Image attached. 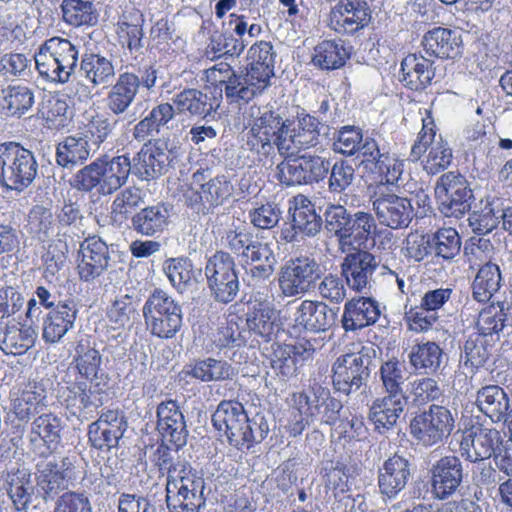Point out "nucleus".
<instances>
[{
  "mask_svg": "<svg viewBox=\"0 0 512 512\" xmlns=\"http://www.w3.org/2000/svg\"><path fill=\"white\" fill-rule=\"evenodd\" d=\"M404 161L387 153L374 165V173L380 182L379 186L402 184Z\"/></svg>",
  "mask_w": 512,
  "mask_h": 512,
  "instance_id": "62",
  "label": "nucleus"
},
{
  "mask_svg": "<svg viewBox=\"0 0 512 512\" xmlns=\"http://www.w3.org/2000/svg\"><path fill=\"white\" fill-rule=\"evenodd\" d=\"M354 250V252H346L341 264V274L350 289L361 293L371 289L373 274L379 262L372 253L366 250Z\"/></svg>",
  "mask_w": 512,
  "mask_h": 512,
  "instance_id": "17",
  "label": "nucleus"
},
{
  "mask_svg": "<svg viewBox=\"0 0 512 512\" xmlns=\"http://www.w3.org/2000/svg\"><path fill=\"white\" fill-rule=\"evenodd\" d=\"M292 320L295 327L310 332H325L335 325L337 310L322 301L305 299L295 308Z\"/></svg>",
  "mask_w": 512,
  "mask_h": 512,
  "instance_id": "23",
  "label": "nucleus"
},
{
  "mask_svg": "<svg viewBox=\"0 0 512 512\" xmlns=\"http://www.w3.org/2000/svg\"><path fill=\"white\" fill-rule=\"evenodd\" d=\"M139 91V77L130 72L120 74L106 96V107L115 116L124 115Z\"/></svg>",
  "mask_w": 512,
  "mask_h": 512,
  "instance_id": "35",
  "label": "nucleus"
},
{
  "mask_svg": "<svg viewBox=\"0 0 512 512\" xmlns=\"http://www.w3.org/2000/svg\"><path fill=\"white\" fill-rule=\"evenodd\" d=\"M373 211L380 222L391 229H402L409 226L414 217L411 201L386 191L384 186H377L370 196Z\"/></svg>",
  "mask_w": 512,
  "mask_h": 512,
  "instance_id": "15",
  "label": "nucleus"
},
{
  "mask_svg": "<svg viewBox=\"0 0 512 512\" xmlns=\"http://www.w3.org/2000/svg\"><path fill=\"white\" fill-rule=\"evenodd\" d=\"M501 271L497 264L487 262L479 269L472 283V297L480 302H488L501 286Z\"/></svg>",
  "mask_w": 512,
  "mask_h": 512,
  "instance_id": "50",
  "label": "nucleus"
},
{
  "mask_svg": "<svg viewBox=\"0 0 512 512\" xmlns=\"http://www.w3.org/2000/svg\"><path fill=\"white\" fill-rule=\"evenodd\" d=\"M205 276L211 295L217 302L230 303L239 292V277L234 258L225 251H216L205 265Z\"/></svg>",
  "mask_w": 512,
  "mask_h": 512,
  "instance_id": "10",
  "label": "nucleus"
},
{
  "mask_svg": "<svg viewBox=\"0 0 512 512\" xmlns=\"http://www.w3.org/2000/svg\"><path fill=\"white\" fill-rule=\"evenodd\" d=\"M172 102L178 114L206 119L217 112L220 98L196 88H186L174 95Z\"/></svg>",
  "mask_w": 512,
  "mask_h": 512,
  "instance_id": "30",
  "label": "nucleus"
},
{
  "mask_svg": "<svg viewBox=\"0 0 512 512\" xmlns=\"http://www.w3.org/2000/svg\"><path fill=\"white\" fill-rule=\"evenodd\" d=\"M425 52L438 58H456L461 54L460 35L453 30L437 27L426 32L422 39Z\"/></svg>",
  "mask_w": 512,
  "mask_h": 512,
  "instance_id": "39",
  "label": "nucleus"
},
{
  "mask_svg": "<svg viewBox=\"0 0 512 512\" xmlns=\"http://www.w3.org/2000/svg\"><path fill=\"white\" fill-rule=\"evenodd\" d=\"M292 404L301 415V420L292 428L294 434L301 433L306 425L315 421L328 425L335 424L342 409V403L331 397L330 390L317 382H313L301 392L293 393Z\"/></svg>",
  "mask_w": 512,
  "mask_h": 512,
  "instance_id": "3",
  "label": "nucleus"
},
{
  "mask_svg": "<svg viewBox=\"0 0 512 512\" xmlns=\"http://www.w3.org/2000/svg\"><path fill=\"white\" fill-rule=\"evenodd\" d=\"M143 15L139 11H133L124 14L118 22L117 34L121 43L126 46L131 53L139 52L143 47Z\"/></svg>",
  "mask_w": 512,
  "mask_h": 512,
  "instance_id": "54",
  "label": "nucleus"
},
{
  "mask_svg": "<svg viewBox=\"0 0 512 512\" xmlns=\"http://www.w3.org/2000/svg\"><path fill=\"white\" fill-rule=\"evenodd\" d=\"M444 356V351L439 344L434 341H422L411 347L408 360L416 373L431 375L441 369Z\"/></svg>",
  "mask_w": 512,
  "mask_h": 512,
  "instance_id": "42",
  "label": "nucleus"
},
{
  "mask_svg": "<svg viewBox=\"0 0 512 512\" xmlns=\"http://www.w3.org/2000/svg\"><path fill=\"white\" fill-rule=\"evenodd\" d=\"M323 274L318 261L302 255L286 261L278 274V286L283 297H302L316 287Z\"/></svg>",
  "mask_w": 512,
  "mask_h": 512,
  "instance_id": "8",
  "label": "nucleus"
},
{
  "mask_svg": "<svg viewBox=\"0 0 512 512\" xmlns=\"http://www.w3.org/2000/svg\"><path fill=\"white\" fill-rule=\"evenodd\" d=\"M405 373V365L398 359L392 358L383 362L379 369V376L384 392L406 394L403 390Z\"/></svg>",
  "mask_w": 512,
  "mask_h": 512,
  "instance_id": "59",
  "label": "nucleus"
},
{
  "mask_svg": "<svg viewBox=\"0 0 512 512\" xmlns=\"http://www.w3.org/2000/svg\"><path fill=\"white\" fill-rule=\"evenodd\" d=\"M411 475L408 459L393 455L379 469L378 486L380 493L388 498H395L407 485Z\"/></svg>",
  "mask_w": 512,
  "mask_h": 512,
  "instance_id": "33",
  "label": "nucleus"
},
{
  "mask_svg": "<svg viewBox=\"0 0 512 512\" xmlns=\"http://www.w3.org/2000/svg\"><path fill=\"white\" fill-rule=\"evenodd\" d=\"M258 110L247 134V145L258 154L269 155L274 151V146L279 150V142L287 139L290 121L277 110L268 107Z\"/></svg>",
  "mask_w": 512,
  "mask_h": 512,
  "instance_id": "9",
  "label": "nucleus"
},
{
  "mask_svg": "<svg viewBox=\"0 0 512 512\" xmlns=\"http://www.w3.org/2000/svg\"><path fill=\"white\" fill-rule=\"evenodd\" d=\"M90 157V145L82 136H67L58 143L56 162L63 168L73 169Z\"/></svg>",
  "mask_w": 512,
  "mask_h": 512,
  "instance_id": "48",
  "label": "nucleus"
},
{
  "mask_svg": "<svg viewBox=\"0 0 512 512\" xmlns=\"http://www.w3.org/2000/svg\"><path fill=\"white\" fill-rule=\"evenodd\" d=\"M502 443L499 430L480 426L464 433L460 442V453L470 462H480L494 456Z\"/></svg>",
  "mask_w": 512,
  "mask_h": 512,
  "instance_id": "21",
  "label": "nucleus"
},
{
  "mask_svg": "<svg viewBox=\"0 0 512 512\" xmlns=\"http://www.w3.org/2000/svg\"><path fill=\"white\" fill-rule=\"evenodd\" d=\"M377 229L374 217L364 211L351 213L349 223L339 241V249L345 253L355 249L354 245L361 246L372 238Z\"/></svg>",
  "mask_w": 512,
  "mask_h": 512,
  "instance_id": "41",
  "label": "nucleus"
},
{
  "mask_svg": "<svg viewBox=\"0 0 512 512\" xmlns=\"http://www.w3.org/2000/svg\"><path fill=\"white\" fill-rule=\"evenodd\" d=\"M35 101L33 90L26 85H9L0 92V112L7 117H21Z\"/></svg>",
  "mask_w": 512,
  "mask_h": 512,
  "instance_id": "44",
  "label": "nucleus"
},
{
  "mask_svg": "<svg viewBox=\"0 0 512 512\" xmlns=\"http://www.w3.org/2000/svg\"><path fill=\"white\" fill-rule=\"evenodd\" d=\"M79 71L93 87L109 84L115 76L112 61L95 53H86L81 57Z\"/></svg>",
  "mask_w": 512,
  "mask_h": 512,
  "instance_id": "45",
  "label": "nucleus"
},
{
  "mask_svg": "<svg viewBox=\"0 0 512 512\" xmlns=\"http://www.w3.org/2000/svg\"><path fill=\"white\" fill-rule=\"evenodd\" d=\"M61 11L64 22L74 27L93 25L97 21L95 9L90 1L63 0Z\"/></svg>",
  "mask_w": 512,
  "mask_h": 512,
  "instance_id": "57",
  "label": "nucleus"
},
{
  "mask_svg": "<svg viewBox=\"0 0 512 512\" xmlns=\"http://www.w3.org/2000/svg\"><path fill=\"white\" fill-rule=\"evenodd\" d=\"M434 190L438 208L446 217L459 218L470 210L473 193L460 173L450 171L442 174Z\"/></svg>",
  "mask_w": 512,
  "mask_h": 512,
  "instance_id": "12",
  "label": "nucleus"
},
{
  "mask_svg": "<svg viewBox=\"0 0 512 512\" xmlns=\"http://www.w3.org/2000/svg\"><path fill=\"white\" fill-rule=\"evenodd\" d=\"M248 55L251 63L246 75L256 97L271 86L275 63L273 46L270 42L260 41L251 46Z\"/></svg>",
  "mask_w": 512,
  "mask_h": 512,
  "instance_id": "19",
  "label": "nucleus"
},
{
  "mask_svg": "<svg viewBox=\"0 0 512 512\" xmlns=\"http://www.w3.org/2000/svg\"><path fill=\"white\" fill-rule=\"evenodd\" d=\"M36 332L19 324L8 325L0 334V349L6 354L22 355L34 345Z\"/></svg>",
  "mask_w": 512,
  "mask_h": 512,
  "instance_id": "52",
  "label": "nucleus"
},
{
  "mask_svg": "<svg viewBox=\"0 0 512 512\" xmlns=\"http://www.w3.org/2000/svg\"><path fill=\"white\" fill-rule=\"evenodd\" d=\"M171 160V151L164 141H149L133 158L132 171L141 180L149 181L164 174Z\"/></svg>",
  "mask_w": 512,
  "mask_h": 512,
  "instance_id": "18",
  "label": "nucleus"
},
{
  "mask_svg": "<svg viewBox=\"0 0 512 512\" xmlns=\"http://www.w3.org/2000/svg\"><path fill=\"white\" fill-rule=\"evenodd\" d=\"M370 18L366 2L340 0L330 11L329 26L339 34H354L363 29Z\"/></svg>",
  "mask_w": 512,
  "mask_h": 512,
  "instance_id": "22",
  "label": "nucleus"
},
{
  "mask_svg": "<svg viewBox=\"0 0 512 512\" xmlns=\"http://www.w3.org/2000/svg\"><path fill=\"white\" fill-rule=\"evenodd\" d=\"M374 357L375 350L369 347H362L357 352L340 355L332 366L334 388L349 395L365 386L370 376V365Z\"/></svg>",
  "mask_w": 512,
  "mask_h": 512,
  "instance_id": "7",
  "label": "nucleus"
},
{
  "mask_svg": "<svg viewBox=\"0 0 512 512\" xmlns=\"http://www.w3.org/2000/svg\"><path fill=\"white\" fill-rule=\"evenodd\" d=\"M74 360L79 373L86 379L92 380L97 376L101 355L87 340H80L75 348Z\"/></svg>",
  "mask_w": 512,
  "mask_h": 512,
  "instance_id": "60",
  "label": "nucleus"
},
{
  "mask_svg": "<svg viewBox=\"0 0 512 512\" xmlns=\"http://www.w3.org/2000/svg\"><path fill=\"white\" fill-rule=\"evenodd\" d=\"M109 321L115 328H131L138 317L137 304L131 296L116 299L108 310Z\"/></svg>",
  "mask_w": 512,
  "mask_h": 512,
  "instance_id": "64",
  "label": "nucleus"
},
{
  "mask_svg": "<svg viewBox=\"0 0 512 512\" xmlns=\"http://www.w3.org/2000/svg\"><path fill=\"white\" fill-rule=\"evenodd\" d=\"M328 179V189L333 194H344L341 198L345 205H348V194L346 191L350 190L356 181V171L354 166L347 160H338L333 165L330 164Z\"/></svg>",
  "mask_w": 512,
  "mask_h": 512,
  "instance_id": "56",
  "label": "nucleus"
},
{
  "mask_svg": "<svg viewBox=\"0 0 512 512\" xmlns=\"http://www.w3.org/2000/svg\"><path fill=\"white\" fill-rule=\"evenodd\" d=\"M46 391L36 383L11 394V411L20 421L28 422L46 406Z\"/></svg>",
  "mask_w": 512,
  "mask_h": 512,
  "instance_id": "40",
  "label": "nucleus"
},
{
  "mask_svg": "<svg viewBox=\"0 0 512 512\" xmlns=\"http://www.w3.org/2000/svg\"><path fill=\"white\" fill-rule=\"evenodd\" d=\"M349 55L343 41L324 40L314 47L312 63L322 70H335L346 63Z\"/></svg>",
  "mask_w": 512,
  "mask_h": 512,
  "instance_id": "49",
  "label": "nucleus"
},
{
  "mask_svg": "<svg viewBox=\"0 0 512 512\" xmlns=\"http://www.w3.org/2000/svg\"><path fill=\"white\" fill-rule=\"evenodd\" d=\"M435 125L432 120H423V126L419 133L418 140L411 148L410 156L417 161L427 151L428 155L423 161V169L430 175L438 174L445 170L452 161L453 154L448 143L439 139L436 140Z\"/></svg>",
  "mask_w": 512,
  "mask_h": 512,
  "instance_id": "13",
  "label": "nucleus"
},
{
  "mask_svg": "<svg viewBox=\"0 0 512 512\" xmlns=\"http://www.w3.org/2000/svg\"><path fill=\"white\" fill-rule=\"evenodd\" d=\"M408 405L406 394L385 393L375 398L369 407L368 419L376 431L385 433L397 425Z\"/></svg>",
  "mask_w": 512,
  "mask_h": 512,
  "instance_id": "24",
  "label": "nucleus"
},
{
  "mask_svg": "<svg viewBox=\"0 0 512 512\" xmlns=\"http://www.w3.org/2000/svg\"><path fill=\"white\" fill-rule=\"evenodd\" d=\"M77 305L73 299L58 301L43 319L42 337L47 343H57L74 327Z\"/></svg>",
  "mask_w": 512,
  "mask_h": 512,
  "instance_id": "31",
  "label": "nucleus"
},
{
  "mask_svg": "<svg viewBox=\"0 0 512 512\" xmlns=\"http://www.w3.org/2000/svg\"><path fill=\"white\" fill-rule=\"evenodd\" d=\"M182 373L201 382L232 381L238 374L230 363L213 357L198 359L186 365Z\"/></svg>",
  "mask_w": 512,
  "mask_h": 512,
  "instance_id": "37",
  "label": "nucleus"
},
{
  "mask_svg": "<svg viewBox=\"0 0 512 512\" xmlns=\"http://www.w3.org/2000/svg\"><path fill=\"white\" fill-rule=\"evenodd\" d=\"M5 482L8 495L19 511L26 509L35 500L41 499V494L37 492L34 473L32 474L26 468L7 473Z\"/></svg>",
  "mask_w": 512,
  "mask_h": 512,
  "instance_id": "36",
  "label": "nucleus"
},
{
  "mask_svg": "<svg viewBox=\"0 0 512 512\" xmlns=\"http://www.w3.org/2000/svg\"><path fill=\"white\" fill-rule=\"evenodd\" d=\"M247 420L243 405L237 401H222L212 415L213 426L237 449L240 447Z\"/></svg>",
  "mask_w": 512,
  "mask_h": 512,
  "instance_id": "26",
  "label": "nucleus"
},
{
  "mask_svg": "<svg viewBox=\"0 0 512 512\" xmlns=\"http://www.w3.org/2000/svg\"><path fill=\"white\" fill-rule=\"evenodd\" d=\"M35 67L47 82L64 85L75 75L79 48L69 39L54 36L46 39L34 54Z\"/></svg>",
  "mask_w": 512,
  "mask_h": 512,
  "instance_id": "2",
  "label": "nucleus"
},
{
  "mask_svg": "<svg viewBox=\"0 0 512 512\" xmlns=\"http://www.w3.org/2000/svg\"><path fill=\"white\" fill-rule=\"evenodd\" d=\"M454 424V416L447 407L433 404L411 419L409 429L418 444L432 447L449 437Z\"/></svg>",
  "mask_w": 512,
  "mask_h": 512,
  "instance_id": "11",
  "label": "nucleus"
},
{
  "mask_svg": "<svg viewBox=\"0 0 512 512\" xmlns=\"http://www.w3.org/2000/svg\"><path fill=\"white\" fill-rule=\"evenodd\" d=\"M503 201L488 195L479 203V207L469 216V225L477 234H487L495 229L503 218Z\"/></svg>",
  "mask_w": 512,
  "mask_h": 512,
  "instance_id": "43",
  "label": "nucleus"
},
{
  "mask_svg": "<svg viewBox=\"0 0 512 512\" xmlns=\"http://www.w3.org/2000/svg\"><path fill=\"white\" fill-rule=\"evenodd\" d=\"M38 172L34 154L17 142L0 144V185L21 192L32 184Z\"/></svg>",
  "mask_w": 512,
  "mask_h": 512,
  "instance_id": "5",
  "label": "nucleus"
},
{
  "mask_svg": "<svg viewBox=\"0 0 512 512\" xmlns=\"http://www.w3.org/2000/svg\"><path fill=\"white\" fill-rule=\"evenodd\" d=\"M71 393L73 396H68L66 399L67 408L79 418H91L93 412L103 404L102 393L92 385L89 388L86 385L84 387L78 385Z\"/></svg>",
  "mask_w": 512,
  "mask_h": 512,
  "instance_id": "51",
  "label": "nucleus"
},
{
  "mask_svg": "<svg viewBox=\"0 0 512 512\" xmlns=\"http://www.w3.org/2000/svg\"><path fill=\"white\" fill-rule=\"evenodd\" d=\"M289 212L292 216L294 230H298L307 236H314L320 231L321 217L316 214L314 205L306 196L298 195L294 197Z\"/></svg>",
  "mask_w": 512,
  "mask_h": 512,
  "instance_id": "46",
  "label": "nucleus"
},
{
  "mask_svg": "<svg viewBox=\"0 0 512 512\" xmlns=\"http://www.w3.org/2000/svg\"><path fill=\"white\" fill-rule=\"evenodd\" d=\"M35 464L34 480L37 492L44 502L54 500L68 488L71 479V463L68 458L46 454Z\"/></svg>",
  "mask_w": 512,
  "mask_h": 512,
  "instance_id": "14",
  "label": "nucleus"
},
{
  "mask_svg": "<svg viewBox=\"0 0 512 512\" xmlns=\"http://www.w3.org/2000/svg\"><path fill=\"white\" fill-rule=\"evenodd\" d=\"M205 480L189 463L172 472L166 481V504L169 512H200L205 507Z\"/></svg>",
  "mask_w": 512,
  "mask_h": 512,
  "instance_id": "4",
  "label": "nucleus"
},
{
  "mask_svg": "<svg viewBox=\"0 0 512 512\" xmlns=\"http://www.w3.org/2000/svg\"><path fill=\"white\" fill-rule=\"evenodd\" d=\"M143 202L138 188L127 187L118 193L111 204L110 218L115 224L121 225L131 215L133 210Z\"/></svg>",
  "mask_w": 512,
  "mask_h": 512,
  "instance_id": "58",
  "label": "nucleus"
},
{
  "mask_svg": "<svg viewBox=\"0 0 512 512\" xmlns=\"http://www.w3.org/2000/svg\"><path fill=\"white\" fill-rule=\"evenodd\" d=\"M298 353L293 344H273L271 354L272 368L283 377L294 375L300 360Z\"/></svg>",
  "mask_w": 512,
  "mask_h": 512,
  "instance_id": "61",
  "label": "nucleus"
},
{
  "mask_svg": "<svg viewBox=\"0 0 512 512\" xmlns=\"http://www.w3.org/2000/svg\"><path fill=\"white\" fill-rule=\"evenodd\" d=\"M131 171L127 155H104L81 168L74 175L72 186L80 191L95 189L100 195H111L127 183Z\"/></svg>",
  "mask_w": 512,
  "mask_h": 512,
  "instance_id": "1",
  "label": "nucleus"
},
{
  "mask_svg": "<svg viewBox=\"0 0 512 512\" xmlns=\"http://www.w3.org/2000/svg\"><path fill=\"white\" fill-rule=\"evenodd\" d=\"M61 419L53 413H43L36 417L30 426L29 442L34 454H51L61 440Z\"/></svg>",
  "mask_w": 512,
  "mask_h": 512,
  "instance_id": "28",
  "label": "nucleus"
},
{
  "mask_svg": "<svg viewBox=\"0 0 512 512\" xmlns=\"http://www.w3.org/2000/svg\"><path fill=\"white\" fill-rule=\"evenodd\" d=\"M169 210L164 205H153L141 209L132 216L133 229L145 236H155L168 226Z\"/></svg>",
  "mask_w": 512,
  "mask_h": 512,
  "instance_id": "47",
  "label": "nucleus"
},
{
  "mask_svg": "<svg viewBox=\"0 0 512 512\" xmlns=\"http://www.w3.org/2000/svg\"><path fill=\"white\" fill-rule=\"evenodd\" d=\"M401 72L400 81L415 91L425 89L435 76L433 61L417 54H409L402 60Z\"/></svg>",
  "mask_w": 512,
  "mask_h": 512,
  "instance_id": "38",
  "label": "nucleus"
},
{
  "mask_svg": "<svg viewBox=\"0 0 512 512\" xmlns=\"http://www.w3.org/2000/svg\"><path fill=\"white\" fill-rule=\"evenodd\" d=\"M381 315L379 303L370 297H357L347 301L341 318L346 332L361 330L377 322Z\"/></svg>",
  "mask_w": 512,
  "mask_h": 512,
  "instance_id": "32",
  "label": "nucleus"
},
{
  "mask_svg": "<svg viewBox=\"0 0 512 512\" xmlns=\"http://www.w3.org/2000/svg\"><path fill=\"white\" fill-rule=\"evenodd\" d=\"M163 270L171 284L178 290L197 282L198 276L201 275V269H195L191 260L183 257L166 260Z\"/></svg>",
  "mask_w": 512,
  "mask_h": 512,
  "instance_id": "55",
  "label": "nucleus"
},
{
  "mask_svg": "<svg viewBox=\"0 0 512 512\" xmlns=\"http://www.w3.org/2000/svg\"><path fill=\"white\" fill-rule=\"evenodd\" d=\"M108 245L99 237L85 239L79 249L78 274L81 280L91 282L99 277L109 266Z\"/></svg>",
  "mask_w": 512,
  "mask_h": 512,
  "instance_id": "25",
  "label": "nucleus"
},
{
  "mask_svg": "<svg viewBox=\"0 0 512 512\" xmlns=\"http://www.w3.org/2000/svg\"><path fill=\"white\" fill-rule=\"evenodd\" d=\"M142 312L147 330L152 336L170 339L182 327L180 305L163 290H155L147 298Z\"/></svg>",
  "mask_w": 512,
  "mask_h": 512,
  "instance_id": "6",
  "label": "nucleus"
},
{
  "mask_svg": "<svg viewBox=\"0 0 512 512\" xmlns=\"http://www.w3.org/2000/svg\"><path fill=\"white\" fill-rule=\"evenodd\" d=\"M463 480V466L456 456H444L431 468L432 494L439 500L452 496Z\"/></svg>",
  "mask_w": 512,
  "mask_h": 512,
  "instance_id": "27",
  "label": "nucleus"
},
{
  "mask_svg": "<svg viewBox=\"0 0 512 512\" xmlns=\"http://www.w3.org/2000/svg\"><path fill=\"white\" fill-rule=\"evenodd\" d=\"M246 325L250 332L266 342L271 341L279 331L275 310L262 303L255 305L253 311L248 314Z\"/></svg>",
  "mask_w": 512,
  "mask_h": 512,
  "instance_id": "53",
  "label": "nucleus"
},
{
  "mask_svg": "<svg viewBox=\"0 0 512 512\" xmlns=\"http://www.w3.org/2000/svg\"><path fill=\"white\" fill-rule=\"evenodd\" d=\"M157 430L164 440L174 444L177 449L186 444L188 429L176 401L168 400L158 405Z\"/></svg>",
  "mask_w": 512,
  "mask_h": 512,
  "instance_id": "29",
  "label": "nucleus"
},
{
  "mask_svg": "<svg viewBox=\"0 0 512 512\" xmlns=\"http://www.w3.org/2000/svg\"><path fill=\"white\" fill-rule=\"evenodd\" d=\"M297 128L293 134L288 132L287 139L279 142V153L291 157L301 149H308L321 144L328 135L329 126L320 122L315 116L302 111L297 113Z\"/></svg>",
  "mask_w": 512,
  "mask_h": 512,
  "instance_id": "16",
  "label": "nucleus"
},
{
  "mask_svg": "<svg viewBox=\"0 0 512 512\" xmlns=\"http://www.w3.org/2000/svg\"><path fill=\"white\" fill-rule=\"evenodd\" d=\"M431 241L432 251L444 260H451L460 252L461 239L454 228L439 229L431 236Z\"/></svg>",
  "mask_w": 512,
  "mask_h": 512,
  "instance_id": "63",
  "label": "nucleus"
},
{
  "mask_svg": "<svg viewBox=\"0 0 512 512\" xmlns=\"http://www.w3.org/2000/svg\"><path fill=\"white\" fill-rule=\"evenodd\" d=\"M475 404L478 410L495 424L501 423L512 409L508 393L496 384L478 389Z\"/></svg>",
  "mask_w": 512,
  "mask_h": 512,
  "instance_id": "34",
  "label": "nucleus"
},
{
  "mask_svg": "<svg viewBox=\"0 0 512 512\" xmlns=\"http://www.w3.org/2000/svg\"><path fill=\"white\" fill-rule=\"evenodd\" d=\"M205 73L211 83L225 85L224 94L230 104L242 105L255 98L246 73L237 74L229 64H215L206 69Z\"/></svg>",
  "mask_w": 512,
  "mask_h": 512,
  "instance_id": "20",
  "label": "nucleus"
}]
</instances>
